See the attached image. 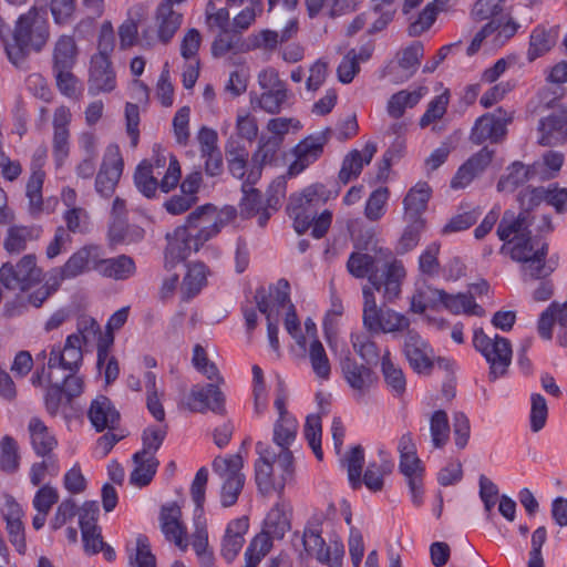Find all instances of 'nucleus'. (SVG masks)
Masks as SVG:
<instances>
[{
  "label": "nucleus",
  "instance_id": "nucleus-1",
  "mask_svg": "<svg viewBox=\"0 0 567 567\" xmlns=\"http://www.w3.org/2000/svg\"><path fill=\"white\" fill-rule=\"evenodd\" d=\"M297 421L282 417L274 426V445L256 444L259 455L255 462V481L262 494L271 491L282 493L285 485L293 478L295 464L290 445L296 440Z\"/></svg>",
  "mask_w": 567,
  "mask_h": 567
},
{
  "label": "nucleus",
  "instance_id": "nucleus-2",
  "mask_svg": "<svg viewBox=\"0 0 567 567\" xmlns=\"http://www.w3.org/2000/svg\"><path fill=\"white\" fill-rule=\"evenodd\" d=\"M533 219L528 212L516 215L513 210H505L496 230L498 238L505 241L502 250L507 248L511 258L522 264L525 280L545 279L553 272V268L546 265L547 244L532 237L529 227Z\"/></svg>",
  "mask_w": 567,
  "mask_h": 567
},
{
  "label": "nucleus",
  "instance_id": "nucleus-3",
  "mask_svg": "<svg viewBox=\"0 0 567 567\" xmlns=\"http://www.w3.org/2000/svg\"><path fill=\"white\" fill-rule=\"evenodd\" d=\"M221 225L223 219L215 206L206 204L193 210L184 225L166 235L165 268L173 270L193 251H198L219 233Z\"/></svg>",
  "mask_w": 567,
  "mask_h": 567
},
{
  "label": "nucleus",
  "instance_id": "nucleus-4",
  "mask_svg": "<svg viewBox=\"0 0 567 567\" xmlns=\"http://www.w3.org/2000/svg\"><path fill=\"white\" fill-rule=\"evenodd\" d=\"M99 246H84L76 250L62 267L54 268L51 271L50 280L39 286L28 297H21L13 303L7 306L9 315H22L29 307L40 308L43 302L59 288L60 284L66 279L76 278L91 269L97 270Z\"/></svg>",
  "mask_w": 567,
  "mask_h": 567
},
{
  "label": "nucleus",
  "instance_id": "nucleus-5",
  "mask_svg": "<svg viewBox=\"0 0 567 567\" xmlns=\"http://www.w3.org/2000/svg\"><path fill=\"white\" fill-rule=\"evenodd\" d=\"M49 38L50 25L45 16L31 8L18 18L10 40H4L9 61L17 68H23L30 52H41Z\"/></svg>",
  "mask_w": 567,
  "mask_h": 567
},
{
  "label": "nucleus",
  "instance_id": "nucleus-6",
  "mask_svg": "<svg viewBox=\"0 0 567 567\" xmlns=\"http://www.w3.org/2000/svg\"><path fill=\"white\" fill-rule=\"evenodd\" d=\"M0 280L9 290H18L19 293L3 306V315L8 318L18 315H9L7 306L13 303L22 296L28 298L33 291L32 288L38 286L42 280V269L37 266V257L32 254L24 255L16 265L6 262L0 268Z\"/></svg>",
  "mask_w": 567,
  "mask_h": 567
},
{
  "label": "nucleus",
  "instance_id": "nucleus-7",
  "mask_svg": "<svg viewBox=\"0 0 567 567\" xmlns=\"http://www.w3.org/2000/svg\"><path fill=\"white\" fill-rule=\"evenodd\" d=\"M362 324L367 332L394 333L410 327L411 322L406 316L389 307L379 306L372 288L368 285L362 288Z\"/></svg>",
  "mask_w": 567,
  "mask_h": 567
},
{
  "label": "nucleus",
  "instance_id": "nucleus-8",
  "mask_svg": "<svg viewBox=\"0 0 567 567\" xmlns=\"http://www.w3.org/2000/svg\"><path fill=\"white\" fill-rule=\"evenodd\" d=\"M330 194L324 185L313 184L290 196L287 212L293 219V228L299 235L309 229L316 207L327 203Z\"/></svg>",
  "mask_w": 567,
  "mask_h": 567
},
{
  "label": "nucleus",
  "instance_id": "nucleus-9",
  "mask_svg": "<svg viewBox=\"0 0 567 567\" xmlns=\"http://www.w3.org/2000/svg\"><path fill=\"white\" fill-rule=\"evenodd\" d=\"M473 344L489 363V378L492 380H496L507 372L512 362V346L508 339L498 334L489 337L483 329H476Z\"/></svg>",
  "mask_w": 567,
  "mask_h": 567
},
{
  "label": "nucleus",
  "instance_id": "nucleus-10",
  "mask_svg": "<svg viewBox=\"0 0 567 567\" xmlns=\"http://www.w3.org/2000/svg\"><path fill=\"white\" fill-rule=\"evenodd\" d=\"M257 81L261 93L251 97V105L259 107L267 114H279L288 101L286 83L272 68L261 70L258 73Z\"/></svg>",
  "mask_w": 567,
  "mask_h": 567
},
{
  "label": "nucleus",
  "instance_id": "nucleus-11",
  "mask_svg": "<svg viewBox=\"0 0 567 567\" xmlns=\"http://www.w3.org/2000/svg\"><path fill=\"white\" fill-rule=\"evenodd\" d=\"M179 178L181 166L176 157L172 155L169 156V165L161 183L157 182L154 167L150 163H141L134 174V182L137 189L148 198L155 195L158 186L164 193H168L177 185Z\"/></svg>",
  "mask_w": 567,
  "mask_h": 567
},
{
  "label": "nucleus",
  "instance_id": "nucleus-12",
  "mask_svg": "<svg viewBox=\"0 0 567 567\" xmlns=\"http://www.w3.org/2000/svg\"><path fill=\"white\" fill-rule=\"evenodd\" d=\"M406 276L402 261L393 259L391 261L380 262L375 272L370 276V288L382 292L386 302H393L401 295L402 281Z\"/></svg>",
  "mask_w": 567,
  "mask_h": 567
},
{
  "label": "nucleus",
  "instance_id": "nucleus-13",
  "mask_svg": "<svg viewBox=\"0 0 567 567\" xmlns=\"http://www.w3.org/2000/svg\"><path fill=\"white\" fill-rule=\"evenodd\" d=\"M82 348L83 346L80 344L75 336L66 338L62 350L59 347H52L48 361L47 378L59 381L61 371H78L83 360Z\"/></svg>",
  "mask_w": 567,
  "mask_h": 567
},
{
  "label": "nucleus",
  "instance_id": "nucleus-14",
  "mask_svg": "<svg viewBox=\"0 0 567 567\" xmlns=\"http://www.w3.org/2000/svg\"><path fill=\"white\" fill-rule=\"evenodd\" d=\"M403 354L410 367L419 374H430L434 368V351L421 334L413 330H404Z\"/></svg>",
  "mask_w": 567,
  "mask_h": 567
},
{
  "label": "nucleus",
  "instance_id": "nucleus-15",
  "mask_svg": "<svg viewBox=\"0 0 567 567\" xmlns=\"http://www.w3.org/2000/svg\"><path fill=\"white\" fill-rule=\"evenodd\" d=\"M512 120L513 114L501 107L493 113H486L476 120L470 140L475 145H481L487 140L497 143L505 137L506 126Z\"/></svg>",
  "mask_w": 567,
  "mask_h": 567
},
{
  "label": "nucleus",
  "instance_id": "nucleus-16",
  "mask_svg": "<svg viewBox=\"0 0 567 567\" xmlns=\"http://www.w3.org/2000/svg\"><path fill=\"white\" fill-rule=\"evenodd\" d=\"M302 544L306 551L315 555L320 563L329 567H342L344 546L341 539H330L329 545H327L319 529H306Z\"/></svg>",
  "mask_w": 567,
  "mask_h": 567
},
{
  "label": "nucleus",
  "instance_id": "nucleus-17",
  "mask_svg": "<svg viewBox=\"0 0 567 567\" xmlns=\"http://www.w3.org/2000/svg\"><path fill=\"white\" fill-rule=\"evenodd\" d=\"M302 544L306 551L315 555L320 563L329 567H342L344 546L341 539H330L329 545H327L319 529H306Z\"/></svg>",
  "mask_w": 567,
  "mask_h": 567
},
{
  "label": "nucleus",
  "instance_id": "nucleus-18",
  "mask_svg": "<svg viewBox=\"0 0 567 567\" xmlns=\"http://www.w3.org/2000/svg\"><path fill=\"white\" fill-rule=\"evenodd\" d=\"M302 544L306 551L315 555L320 563L329 567H342L344 546L341 539H330L329 545H327L319 529H306Z\"/></svg>",
  "mask_w": 567,
  "mask_h": 567
},
{
  "label": "nucleus",
  "instance_id": "nucleus-19",
  "mask_svg": "<svg viewBox=\"0 0 567 567\" xmlns=\"http://www.w3.org/2000/svg\"><path fill=\"white\" fill-rule=\"evenodd\" d=\"M123 166L124 163L118 146L114 144L109 145L95 178V189L100 195L110 197L114 193L122 175Z\"/></svg>",
  "mask_w": 567,
  "mask_h": 567
},
{
  "label": "nucleus",
  "instance_id": "nucleus-20",
  "mask_svg": "<svg viewBox=\"0 0 567 567\" xmlns=\"http://www.w3.org/2000/svg\"><path fill=\"white\" fill-rule=\"evenodd\" d=\"M340 369L357 400L363 399L375 383L374 372L369 367L358 363L349 351L341 359Z\"/></svg>",
  "mask_w": 567,
  "mask_h": 567
},
{
  "label": "nucleus",
  "instance_id": "nucleus-21",
  "mask_svg": "<svg viewBox=\"0 0 567 567\" xmlns=\"http://www.w3.org/2000/svg\"><path fill=\"white\" fill-rule=\"evenodd\" d=\"M186 1L187 0H161L158 3L155 10L154 22L157 38L162 43L167 44L181 28L183 13L175 9V7Z\"/></svg>",
  "mask_w": 567,
  "mask_h": 567
},
{
  "label": "nucleus",
  "instance_id": "nucleus-22",
  "mask_svg": "<svg viewBox=\"0 0 567 567\" xmlns=\"http://www.w3.org/2000/svg\"><path fill=\"white\" fill-rule=\"evenodd\" d=\"M187 406L193 412L204 413L209 410L223 415L226 412L225 395L214 383L195 385L188 394Z\"/></svg>",
  "mask_w": 567,
  "mask_h": 567
},
{
  "label": "nucleus",
  "instance_id": "nucleus-23",
  "mask_svg": "<svg viewBox=\"0 0 567 567\" xmlns=\"http://www.w3.org/2000/svg\"><path fill=\"white\" fill-rule=\"evenodd\" d=\"M328 130L315 135H309L300 141L293 148L296 159L289 166L290 175H298L311 163L317 161L323 152V146L328 142Z\"/></svg>",
  "mask_w": 567,
  "mask_h": 567
},
{
  "label": "nucleus",
  "instance_id": "nucleus-24",
  "mask_svg": "<svg viewBox=\"0 0 567 567\" xmlns=\"http://www.w3.org/2000/svg\"><path fill=\"white\" fill-rule=\"evenodd\" d=\"M116 84L115 72L110 59L93 55L89 71L87 89L92 95L111 92Z\"/></svg>",
  "mask_w": 567,
  "mask_h": 567
},
{
  "label": "nucleus",
  "instance_id": "nucleus-25",
  "mask_svg": "<svg viewBox=\"0 0 567 567\" xmlns=\"http://www.w3.org/2000/svg\"><path fill=\"white\" fill-rule=\"evenodd\" d=\"M538 144L558 146L567 142V114L558 111L543 117L538 124Z\"/></svg>",
  "mask_w": 567,
  "mask_h": 567
},
{
  "label": "nucleus",
  "instance_id": "nucleus-26",
  "mask_svg": "<svg viewBox=\"0 0 567 567\" xmlns=\"http://www.w3.org/2000/svg\"><path fill=\"white\" fill-rule=\"evenodd\" d=\"M181 508L175 505H166L161 509L159 522L161 529L166 539L173 542L181 550L185 551L188 547L186 527L181 522Z\"/></svg>",
  "mask_w": 567,
  "mask_h": 567
},
{
  "label": "nucleus",
  "instance_id": "nucleus-27",
  "mask_svg": "<svg viewBox=\"0 0 567 567\" xmlns=\"http://www.w3.org/2000/svg\"><path fill=\"white\" fill-rule=\"evenodd\" d=\"M89 420L92 426L97 431H114L120 424V412L115 409L112 401L104 395H99L91 402Z\"/></svg>",
  "mask_w": 567,
  "mask_h": 567
},
{
  "label": "nucleus",
  "instance_id": "nucleus-28",
  "mask_svg": "<svg viewBox=\"0 0 567 567\" xmlns=\"http://www.w3.org/2000/svg\"><path fill=\"white\" fill-rule=\"evenodd\" d=\"M375 153L377 145L373 142H368L362 151H350L342 161L339 181L342 184H348L355 179L361 174L363 166L370 164Z\"/></svg>",
  "mask_w": 567,
  "mask_h": 567
},
{
  "label": "nucleus",
  "instance_id": "nucleus-29",
  "mask_svg": "<svg viewBox=\"0 0 567 567\" xmlns=\"http://www.w3.org/2000/svg\"><path fill=\"white\" fill-rule=\"evenodd\" d=\"M248 527L249 522L246 516L233 519L227 525L221 542L220 553L228 563L233 561L243 548Z\"/></svg>",
  "mask_w": 567,
  "mask_h": 567
},
{
  "label": "nucleus",
  "instance_id": "nucleus-30",
  "mask_svg": "<svg viewBox=\"0 0 567 567\" xmlns=\"http://www.w3.org/2000/svg\"><path fill=\"white\" fill-rule=\"evenodd\" d=\"M97 272L114 280H126L136 272V265L132 257L120 255L114 258H104L99 248Z\"/></svg>",
  "mask_w": 567,
  "mask_h": 567
},
{
  "label": "nucleus",
  "instance_id": "nucleus-31",
  "mask_svg": "<svg viewBox=\"0 0 567 567\" xmlns=\"http://www.w3.org/2000/svg\"><path fill=\"white\" fill-rule=\"evenodd\" d=\"M40 235L39 226L12 225L7 229L3 248L10 255H19L27 249L29 243L38 240Z\"/></svg>",
  "mask_w": 567,
  "mask_h": 567
},
{
  "label": "nucleus",
  "instance_id": "nucleus-32",
  "mask_svg": "<svg viewBox=\"0 0 567 567\" xmlns=\"http://www.w3.org/2000/svg\"><path fill=\"white\" fill-rule=\"evenodd\" d=\"M399 470L403 474L409 485L412 501L420 505L422 501V485L424 468L417 455L400 457Z\"/></svg>",
  "mask_w": 567,
  "mask_h": 567
},
{
  "label": "nucleus",
  "instance_id": "nucleus-33",
  "mask_svg": "<svg viewBox=\"0 0 567 567\" xmlns=\"http://www.w3.org/2000/svg\"><path fill=\"white\" fill-rule=\"evenodd\" d=\"M538 172V164L526 166L520 162H514L506 169V173L497 183V190L513 193L528 181L533 179Z\"/></svg>",
  "mask_w": 567,
  "mask_h": 567
},
{
  "label": "nucleus",
  "instance_id": "nucleus-34",
  "mask_svg": "<svg viewBox=\"0 0 567 567\" xmlns=\"http://www.w3.org/2000/svg\"><path fill=\"white\" fill-rule=\"evenodd\" d=\"M430 196L431 188L427 183L419 182L412 187L403 199L404 218L424 219L423 213L426 210Z\"/></svg>",
  "mask_w": 567,
  "mask_h": 567
},
{
  "label": "nucleus",
  "instance_id": "nucleus-35",
  "mask_svg": "<svg viewBox=\"0 0 567 567\" xmlns=\"http://www.w3.org/2000/svg\"><path fill=\"white\" fill-rule=\"evenodd\" d=\"M32 446L38 455L49 456L58 442L43 421L37 416L28 424Z\"/></svg>",
  "mask_w": 567,
  "mask_h": 567
},
{
  "label": "nucleus",
  "instance_id": "nucleus-36",
  "mask_svg": "<svg viewBox=\"0 0 567 567\" xmlns=\"http://www.w3.org/2000/svg\"><path fill=\"white\" fill-rule=\"evenodd\" d=\"M78 47L72 35L62 34L54 43L52 69H73L76 62Z\"/></svg>",
  "mask_w": 567,
  "mask_h": 567
},
{
  "label": "nucleus",
  "instance_id": "nucleus-37",
  "mask_svg": "<svg viewBox=\"0 0 567 567\" xmlns=\"http://www.w3.org/2000/svg\"><path fill=\"white\" fill-rule=\"evenodd\" d=\"M225 154L229 173L238 179L246 176L249 152L246 146L234 138H230L225 146Z\"/></svg>",
  "mask_w": 567,
  "mask_h": 567
},
{
  "label": "nucleus",
  "instance_id": "nucleus-38",
  "mask_svg": "<svg viewBox=\"0 0 567 567\" xmlns=\"http://www.w3.org/2000/svg\"><path fill=\"white\" fill-rule=\"evenodd\" d=\"M441 305L454 315L465 313L477 317L485 315L484 309L475 302L473 296L467 293L450 295L444 291Z\"/></svg>",
  "mask_w": 567,
  "mask_h": 567
},
{
  "label": "nucleus",
  "instance_id": "nucleus-39",
  "mask_svg": "<svg viewBox=\"0 0 567 567\" xmlns=\"http://www.w3.org/2000/svg\"><path fill=\"white\" fill-rule=\"evenodd\" d=\"M133 462L135 467L130 476L131 483L140 487L148 485L159 465L158 460L156 456L143 455L142 453L136 452L133 455Z\"/></svg>",
  "mask_w": 567,
  "mask_h": 567
},
{
  "label": "nucleus",
  "instance_id": "nucleus-40",
  "mask_svg": "<svg viewBox=\"0 0 567 567\" xmlns=\"http://www.w3.org/2000/svg\"><path fill=\"white\" fill-rule=\"evenodd\" d=\"M381 372L385 384L395 395H401L405 392V375L401 367L392 361L389 350L381 358Z\"/></svg>",
  "mask_w": 567,
  "mask_h": 567
},
{
  "label": "nucleus",
  "instance_id": "nucleus-41",
  "mask_svg": "<svg viewBox=\"0 0 567 567\" xmlns=\"http://www.w3.org/2000/svg\"><path fill=\"white\" fill-rule=\"evenodd\" d=\"M381 260L378 256L367 252L354 251L347 261V269L354 278L362 279L372 276L379 267Z\"/></svg>",
  "mask_w": 567,
  "mask_h": 567
},
{
  "label": "nucleus",
  "instance_id": "nucleus-42",
  "mask_svg": "<svg viewBox=\"0 0 567 567\" xmlns=\"http://www.w3.org/2000/svg\"><path fill=\"white\" fill-rule=\"evenodd\" d=\"M243 466L244 462L239 454L225 457L219 455L212 463L213 471L223 482L245 478V475L241 473Z\"/></svg>",
  "mask_w": 567,
  "mask_h": 567
},
{
  "label": "nucleus",
  "instance_id": "nucleus-43",
  "mask_svg": "<svg viewBox=\"0 0 567 567\" xmlns=\"http://www.w3.org/2000/svg\"><path fill=\"white\" fill-rule=\"evenodd\" d=\"M444 290L432 286H423L413 293L410 301V311L422 315L426 308H436L441 305Z\"/></svg>",
  "mask_w": 567,
  "mask_h": 567
},
{
  "label": "nucleus",
  "instance_id": "nucleus-44",
  "mask_svg": "<svg viewBox=\"0 0 567 567\" xmlns=\"http://www.w3.org/2000/svg\"><path fill=\"white\" fill-rule=\"evenodd\" d=\"M425 93V87H419L412 92L402 90L393 94L388 102L389 115L394 118L401 117L405 109L415 106Z\"/></svg>",
  "mask_w": 567,
  "mask_h": 567
},
{
  "label": "nucleus",
  "instance_id": "nucleus-45",
  "mask_svg": "<svg viewBox=\"0 0 567 567\" xmlns=\"http://www.w3.org/2000/svg\"><path fill=\"white\" fill-rule=\"evenodd\" d=\"M556 43V35L544 27H537L533 30L529 38V47L527 50V60L529 62L535 61L539 56L544 55Z\"/></svg>",
  "mask_w": 567,
  "mask_h": 567
},
{
  "label": "nucleus",
  "instance_id": "nucleus-46",
  "mask_svg": "<svg viewBox=\"0 0 567 567\" xmlns=\"http://www.w3.org/2000/svg\"><path fill=\"white\" fill-rule=\"evenodd\" d=\"M144 382L146 389L147 410L156 421L164 422L165 410L161 401L163 392L159 391V389L157 388V380L155 373L151 371L145 372Z\"/></svg>",
  "mask_w": 567,
  "mask_h": 567
},
{
  "label": "nucleus",
  "instance_id": "nucleus-47",
  "mask_svg": "<svg viewBox=\"0 0 567 567\" xmlns=\"http://www.w3.org/2000/svg\"><path fill=\"white\" fill-rule=\"evenodd\" d=\"M406 226L398 241V254H406L413 250L420 243L421 235L425 230V219L404 218Z\"/></svg>",
  "mask_w": 567,
  "mask_h": 567
},
{
  "label": "nucleus",
  "instance_id": "nucleus-48",
  "mask_svg": "<svg viewBox=\"0 0 567 567\" xmlns=\"http://www.w3.org/2000/svg\"><path fill=\"white\" fill-rule=\"evenodd\" d=\"M206 285V266L203 262L188 265L187 272L182 282L184 299L189 300Z\"/></svg>",
  "mask_w": 567,
  "mask_h": 567
},
{
  "label": "nucleus",
  "instance_id": "nucleus-49",
  "mask_svg": "<svg viewBox=\"0 0 567 567\" xmlns=\"http://www.w3.org/2000/svg\"><path fill=\"white\" fill-rule=\"evenodd\" d=\"M255 300L258 310L266 316L267 319V334L271 349L280 354L279 339H278V319H274V311L270 308L266 298V290L260 288L256 291Z\"/></svg>",
  "mask_w": 567,
  "mask_h": 567
},
{
  "label": "nucleus",
  "instance_id": "nucleus-50",
  "mask_svg": "<svg viewBox=\"0 0 567 567\" xmlns=\"http://www.w3.org/2000/svg\"><path fill=\"white\" fill-rule=\"evenodd\" d=\"M288 508L289 505L280 501L270 509L265 519V529L276 538H282L290 527L287 515Z\"/></svg>",
  "mask_w": 567,
  "mask_h": 567
},
{
  "label": "nucleus",
  "instance_id": "nucleus-51",
  "mask_svg": "<svg viewBox=\"0 0 567 567\" xmlns=\"http://www.w3.org/2000/svg\"><path fill=\"white\" fill-rule=\"evenodd\" d=\"M144 8L137 4L128 10V18L118 27L120 45L122 49L132 47L137 38L138 21L144 17Z\"/></svg>",
  "mask_w": 567,
  "mask_h": 567
},
{
  "label": "nucleus",
  "instance_id": "nucleus-52",
  "mask_svg": "<svg viewBox=\"0 0 567 567\" xmlns=\"http://www.w3.org/2000/svg\"><path fill=\"white\" fill-rule=\"evenodd\" d=\"M245 50L247 49L241 35L231 28L220 30L212 45V52L215 56H221L231 51L237 52Z\"/></svg>",
  "mask_w": 567,
  "mask_h": 567
},
{
  "label": "nucleus",
  "instance_id": "nucleus-53",
  "mask_svg": "<svg viewBox=\"0 0 567 567\" xmlns=\"http://www.w3.org/2000/svg\"><path fill=\"white\" fill-rule=\"evenodd\" d=\"M144 229L136 225H128L125 220L116 219L110 228V239L114 244H135L144 238Z\"/></svg>",
  "mask_w": 567,
  "mask_h": 567
},
{
  "label": "nucleus",
  "instance_id": "nucleus-54",
  "mask_svg": "<svg viewBox=\"0 0 567 567\" xmlns=\"http://www.w3.org/2000/svg\"><path fill=\"white\" fill-rule=\"evenodd\" d=\"M430 433L435 449H442L450 440V423L445 411L437 410L430 417Z\"/></svg>",
  "mask_w": 567,
  "mask_h": 567
},
{
  "label": "nucleus",
  "instance_id": "nucleus-55",
  "mask_svg": "<svg viewBox=\"0 0 567 567\" xmlns=\"http://www.w3.org/2000/svg\"><path fill=\"white\" fill-rule=\"evenodd\" d=\"M275 538L268 530L264 529L249 544L245 553V561L257 566L260 560L269 553Z\"/></svg>",
  "mask_w": 567,
  "mask_h": 567
},
{
  "label": "nucleus",
  "instance_id": "nucleus-56",
  "mask_svg": "<svg viewBox=\"0 0 567 567\" xmlns=\"http://www.w3.org/2000/svg\"><path fill=\"white\" fill-rule=\"evenodd\" d=\"M351 344L357 354L367 363L375 362L380 357L377 343L365 332L351 333Z\"/></svg>",
  "mask_w": 567,
  "mask_h": 567
},
{
  "label": "nucleus",
  "instance_id": "nucleus-57",
  "mask_svg": "<svg viewBox=\"0 0 567 567\" xmlns=\"http://www.w3.org/2000/svg\"><path fill=\"white\" fill-rule=\"evenodd\" d=\"M441 245L437 241H433L426 246L423 252L419 257V270L422 275L430 278L437 277L440 275V261L439 254Z\"/></svg>",
  "mask_w": 567,
  "mask_h": 567
},
{
  "label": "nucleus",
  "instance_id": "nucleus-58",
  "mask_svg": "<svg viewBox=\"0 0 567 567\" xmlns=\"http://www.w3.org/2000/svg\"><path fill=\"white\" fill-rule=\"evenodd\" d=\"M44 172L41 168H34L27 184V196L29 198V207L31 213H40L42 210V186L44 182Z\"/></svg>",
  "mask_w": 567,
  "mask_h": 567
},
{
  "label": "nucleus",
  "instance_id": "nucleus-59",
  "mask_svg": "<svg viewBox=\"0 0 567 567\" xmlns=\"http://www.w3.org/2000/svg\"><path fill=\"white\" fill-rule=\"evenodd\" d=\"M309 359L315 374L322 380H327L331 368L326 350L319 340H313L310 343Z\"/></svg>",
  "mask_w": 567,
  "mask_h": 567
},
{
  "label": "nucleus",
  "instance_id": "nucleus-60",
  "mask_svg": "<svg viewBox=\"0 0 567 567\" xmlns=\"http://www.w3.org/2000/svg\"><path fill=\"white\" fill-rule=\"evenodd\" d=\"M561 309L563 303L554 301L540 313L537 331L544 340H551L553 327L555 323L558 324V318L563 315Z\"/></svg>",
  "mask_w": 567,
  "mask_h": 567
},
{
  "label": "nucleus",
  "instance_id": "nucleus-61",
  "mask_svg": "<svg viewBox=\"0 0 567 567\" xmlns=\"http://www.w3.org/2000/svg\"><path fill=\"white\" fill-rule=\"evenodd\" d=\"M289 290L290 286L286 279H280L277 284L269 288V293H266L267 301L274 311V319H278L280 310L286 306L289 307Z\"/></svg>",
  "mask_w": 567,
  "mask_h": 567
},
{
  "label": "nucleus",
  "instance_id": "nucleus-62",
  "mask_svg": "<svg viewBox=\"0 0 567 567\" xmlns=\"http://www.w3.org/2000/svg\"><path fill=\"white\" fill-rule=\"evenodd\" d=\"M424 49L420 42H415L401 52L399 66L403 70V78H411L420 65Z\"/></svg>",
  "mask_w": 567,
  "mask_h": 567
},
{
  "label": "nucleus",
  "instance_id": "nucleus-63",
  "mask_svg": "<svg viewBox=\"0 0 567 567\" xmlns=\"http://www.w3.org/2000/svg\"><path fill=\"white\" fill-rule=\"evenodd\" d=\"M280 145L281 138L279 137H260L257 150L252 153L251 163L270 164L275 161Z\"/></svg>",
  "mask_w": 567,
  "mask_h": 567
},
{
  "label": "nucleus",
  "instance_id": "nucleus-64",
  "mask_svg": "<svg viewBox=\"0 0 567 567\" xmlns=\"http://www.w3.org/2000/svg\"><path fill=\"white\" fill-rule=\"evenodd\" d=\"M548 416V406L546 399L539 393H533L530 396L529 423L530 430L538 433L546 425Z\"/></svg>",
  "mask_w": 567,
  "mask_h": 567
}]
</instances>
